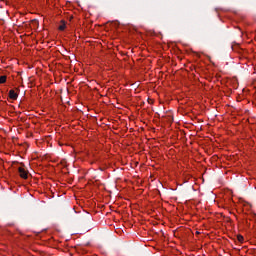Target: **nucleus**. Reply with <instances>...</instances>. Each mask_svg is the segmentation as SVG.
Returning <instances> with one entry per match:
<instances>
[{"label":"nucleus","mask_w":256,"mask_h":256,"mask_svg":"<svg viewBox=\"0 0 256 256\" xmlns=\"http://www.w3.org/2000/svg\"><path fill=\"white\" fill-rule=\"evenodd\" d=\"M18 172H19L20 178L27 179V171L25 170V168L19 167Z\"/></svg>","instance_id":"1"},{"label":"nucleus","mask_w":256,"mask_h":256,"mask_svg":"<svg viewBox=\"0 0 256 256\" xmlns=\"http://www.w3.org/2000/svg\"><path fill=\"white\" fill-rule=\"evenodd\" d=\"M9 99L16 101L18 99V94L14 90H9Z\"/></svg>","instance_id":"2"},{"label":"nucleus","mask_w":256,"mask_h":256,"mask_svg":"<svg viewBox=\"0 0 256 256\" xmlns=\"http://www.w3.org/2000/svg\"><path fill=\"white\" fill-rule=\"evenodd\" d=\"M61 23H62V24H60L59 30H60V31H65V29H66V23H65V21H63V20L61 21Z\"/></svg>","instance_id":"3"},{"label":"nucleus","mask_w":256,"mask_h":256,"mask_svg":"<svg viewBox=\"0 0 256 256\" xmlns=\"http://www.w3.org/2000/svg\"><path fill=\"white\" fill-rule=\"evenodd\" d=\"M6 81H7V76L6 75H2L0 77V84H4V83H6Z\"/></svg>","instance_id":"4"},{"label":"nucleus","mask_w":256,"mask_h":256,"mask_svg":"<svg viewBox=\"0 0 256 256\" xmlns=\"http://www.w3.org/2000/svg\"><path fill=\"white\" fill-rule=\"evenodd\" d=\"M244 240L242 235H237V241H239V243H242Z\"/></svg>","instance_id":"5"}]
</instances>
